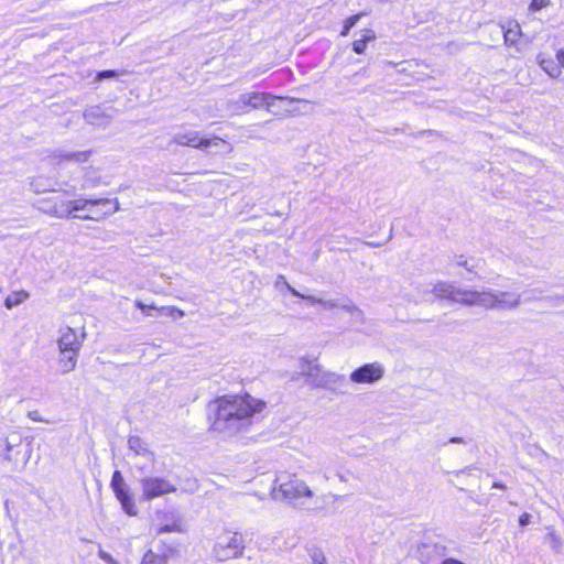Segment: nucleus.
<instances>
[{"mask_svg": "<svg viewBox=\"0 0 564 564\" xmlns=\"http://www.w3.org/2000/svg\"><path fill=\"white\" fill-rule=\"evenodd\" d=\"M111 488L115 495H119L120 492H126L128 489L126 488L124 479L119 470H116L111 478Z\"/></svg>", "mask_w": 564, "mask_h": 564, "instance_id": "nucleus-21", "label": "nucleus"}, {"mask_svg": "<svg viewBox=\"0 0 564 564\" xmlns=\"http://www.w3.org/2000/svg\"><path fill=\"white\" fill-rule=\"evenodd\" d=\"M116 498L120 501L121 507L123 511L129 516H135L137 514V508L134 505V501L132 497L130 496L129 491L120 492L116 496Z\"/></svg>", "mask_w": 564, "mask_h": 564, "instance_id": "nucleus-16", "label": "nucleus"}, {"mask_svg": "<svg viewBox=\"0 0 564 564\" xmlns=\"http://www.w3.org/2000/svg\"><path fill=\"white\" fill-rule=\"evenodd\" d=\"M40 209L43 213L48 214L54 217H57V218L70 217L69 204H66V200L48 199V200L42 202V206L40 207Z\"/></svg>", "mask_w": 564, "mask_h": 564, "instance_id": "nucleus-11", "label": "nucleus"}, {"mask_svg": "<svg viewBox=\"0 0 564 564\" xmlns=\"http://www.w3.org/2000/svg\"><path fill=\"white\" fill-rule=\"evenodd\" d=\"M338 306L339 308L341 310H345L346 312L350 313L352 316H360L361 315V311L355 306L351 302H347V303H338Z\"/></svg>", "mask_w": 564, "mask_h": 564, "instance_id": "nucleus-31", "label": "nucleus"}, {"mask_svg": "<svg viewBox=\"0 0 564 564\" xmlns=\"http://www.w3.org/2000/svg\"><path fill=\"white\" fill-rule=\"evenodd\" d=\"M29 456L25 458V460L23 462V466L26 465V460H28Z\"/></svg>", "mask_w": 564, "mask_h": 564, "instance_id": "nucleus-47", "label": "nucleus"}, {"mask_svg": "<svg viewBox=\"0 0 564 564\" xmlns=\"http://www.w3.org/2000/svg\"><path fill=\"white\" fill-rule=\"evenodd\" d=\"M28 416H29L33 422H46V423L48 422L47 420H44V419L40 415L39 411H30V412L28 413Z\"/></svg>", "mask_w": 564, "mask_h": 564, "instance_id": "nucleus-35", "label": "nucleus"}, {"mask_svg": "<svg viewBox=\"0 0 564 564\" xmlns=\"http://www.w3.org/2000/svg\"><path fill=\"white\" fill-rule=\"evenodd\" d=\"M194 131H186V132H177L173 135L172 141L178 145H186L188 147L191 143V137Z\"/></svg>", "mask_w": 564, "mask_h": 564, "instance_id": "nucleus-25", "label": "nucleus"}, {"mask_svg": "<svg viewBox=\"0 0 564 564\" xmlns=\"http://www.w3.org/2000/svg\"><path fill=\"white\" fill-rule=\"evenodd\" d=\"M18 445V443H14L10 440H7V443H6V454H4V459L8 460V462H18V452L13 453V448Z\"/></svg>", "mask_w": 564, "mask_h": 564, "instance_id": "nucleus-28", "label": "nucleus"}, {"mask_svg": "<svg viewBox=\"0 0 564 564\" xmlns=\"http://www.w3.org/2000/svg\"><path fill=\"white\" fill-rule=\"evenodd\" d=\"M550 0H532L529 6V9L532 12H536L546 8L550 4Z\"/></svg>", "mask_w": 564, "mask_h": 564, "instance_id": "nucleus-33", "label": "nucleus"}, {"mask_svg": "<svg viewBox=\"0 0 564 564\" xmlns=\"http://www.w3.org/2000/svg\"><path fill=\"white\" fill-rule=\"evenodd\" d=\"M94 199H75V200H66V204H69L70 217L74 218V212L88 210V207L91 206Z\"/></svg>", "mask_w": 564, "mask_h": 564, "instance_id": "nucleus-20", "label": "nucleus"}, {"mask_svg": "<svg viewBox=\"0 0 564 564\" xmlns=\"http://www.w3.org/2000/svg\"><path fill=\"white\" fill-rule=\"evenodd\" d=\"M265 408V402L245 395H224L208 404L212 430L226 436L246 432L252 424L256 413Z\"/></svg>", "mask_w": 564, "mask_h": 564, "instance_id": "nucleus-1", "label": "nucleus"}, {"mask_svg": "<svg viewBox=\"0 0 564 564\" xmlns=\"http://www.w3.org/2000/svg\"><path fill=\"white\" fill-rule=\"evenodd\" d=\"M275 97H273L270 94L265 93H246L241 94L236 101L237 110L245 111L246 108H252V109H259L263 106H267L268 108L271 107V102L269 100H273Z\"/></svg>", "mask_w": 564, "mask_h": 564, "instance_id": "nucleus-9", "label": "nucleus"}, {"mask_svg": "<svg viewBox=\"0 0 564 564\" xmlns=\"http://www.w3.org/2000/svg\"><path fill=\"white\" fill-rule=\"evenodd\" d=\"M432 292L438 299H447L455 303L478 305L485 308L509 310L520 303V294L518 293L462 290L446 282L436 283Z\"/></svg>", "mask_w": 564, "mask_h": 564, "instance_id": "nucleus-2", "label": "nucleus"}, {"mask_svg": "<svg viewBox=\"0 0 564 564\" xmlns=\"http://www.w3.org/2000/svg\"><path fill=\"white\" fill-rule=\"evenodd\" d=\"M141 564H167V561L165 556L155 554L152 550H149L143 555Z\"/></svg>", "mask_w": 564, "mask_h": 564, "instance_id": "nucleus-22", "label": "nucleus"}, {"mask_svg": "<svg viewBox=\"0 0 564 564\" xmlns=\"http://www.w3.org/2000/svg\"><path fill=\"white\" fill-rule=\"evenodd\" d=\"M272 497L275 500L296 502L302 498H312L313 491L306 482L296 475L282 473L276 476L272 489Z\"/></svg>", "mask_w": 564, "mask_h": 564, "instance_id": "nucleus-3", "label": "nucleus"}, {"mask_svg": "<svg viewBox=\"0 0 564 564\" xmlns=\"http://www.w3.org/2000/svg\"><path fill=\"white\" fill-rule=\"evenodd\" d=\"M119 210V202L117 198H99L94 199L90 207H88L89 214L87 215H74V218L83 220H100L106 216L112 215Z\"/></svg>", "mask_w": 564, "mask_h": 564, "instance_id": "nucleus-7", "label": "nucleus"}, {"mask_svg": "<svg viewBox=\"0 0 564 564\" xmlns=\"http://www.w3.org/2000/svg\"><path fill=\"white\" fill-rule=\"evenodd\" d=\"M384 373V368L379 362L366 364L350 373V380L355 383H375Z\"/></svg>", "mask_w": 564, "mask_h": 564, "instance_id": "nucleus-8", "label": "nucleus"}, {"mask_svg": "<svg viewBox=\"0 0 564 564\" xmlns=\"http://www.w3.org/2000/svg\"><path fill=\"white\" fill-rule=\"evenodd\" d=\"M145 500H152L166 494L175 492L176 487L162 477H143L140 480Z\"/></svg>", "mask_w": 564, "mask_h": 564, "instance_id": "nucleus-6", "label": "nucleus"}, {"mask_svg": "<svg viewBox=\"0 0 564 564\" xmlns=\"http://www.w3.org/2000/svg\"><path fill=\"white\" fill-rule=\"evenodd\" d=\"M442 564H464L463 562L455 558H446L442 562Z\"/></svg>", "mask_w": 564, "mask_h": 564, "instance_id": "nucleus-41", "label": "nucleus"}, {"mask_svg": "<svg viewBox=\"0 0 564 564\" xmlns=\"http://www.w3.org/2000/svg\"><path fill=\"white\" fill-rule=\"evenodd\" d=\"M364 15V13H358L355 15L349 17L344 24L343 31L340 32L341 36H347L349 31L357 24V22L360 20V18Z\"/></svg>", "mask_w": 564, "mask_h": 564, "instance_id": "nucleus-24", "label": "nucleus"}, {"mask_svg": "<svg viewBox=\"0 0 564 564\" xmlns=\"http://www.w3.org/2000/svg\"><path fill=\"white\" fill-rule=\"evenodd\" d=\"M85 333L80 335L74 328L65 327L59 329L57 340L59 350V366L63 373H68L76 368L77 357L82 348Z\"/></svg>", "mask_w": 564, "mask_h": 564, "instance_id": "nucleus-4", "label": "nucleus"}, {"mask_svg": "<svg viewBox=\"0 0 564 564\" xmlns=\"http://www.w3.org/2000/svg\"><path fill=\"white\" fill-rule=\"evenodd\" d=\"M89 154H90L89 151H79V152L67 153L63 158L65 160H69V161L85 162V161H87Z\"/></svg>", "mask_w": 564, "mask_h": 564, "instance_id": "nucleus-29", "label": "nucleus"}, {"mask_svg": "<svg viewBox=\"0 0 564 564\" xmlns=\"http://www.w3.org/2000/svg\"><path fill=\"white\" fill-rule=\"evenodd\" d=\"M541 67L552 77H556L561 70L552 61L542 59L540 62Z\"/></svg>", "mask_w": 564, "mask_h": 564, "instance_id": "nucleus-27", "label": "nucleus"}, {"mask_svg": "<svg viewBox=\"0 0 564 564\" xmlns=\"http://www.w3.org/2000/svg\"><path fill=\"white\" fill-rule=\"evenodd\" d=\"M245 549L243 539L238 533H224L217 538L214 546V555L218 561L236 558Z\"/></svg>", "mask_w": 564, "mask_h": 564, "instance_id": "nucleus-5", "label": "nucleus"}, {"mask_svg": "<svg viewBox=\"0 0 564 564\" xmlns=\"http://www.w3.org/2000/svg\"><path fill=\"white\" fill-rule=\"evenodd\" d=\"M367 246L371 247V248H376V247H380L381 243L379 242H366Z\"/></svg>", "mask_w": 564, "mask_h": 564, "instance_id": "nucleus-44", "label": "nucleus"}, {"mask_svg": "<svg viewBox=\"0 0 564 564\" xmlns=\"http://www.w3.org/2000/svg\"><path fill=\"white\" fill-rule=\"evenodd\" d=\"M219 143H224V141L220 138H199V133L197 131H194L191 137V143L188 147L195 148V149H208L210 147H217Z\"/></svg>", "mask_w": 564, "mask_h": 564, "instance_id": "nucleus-15", "label": "nucleus"}, {"mask_svg": "<svg viewBox=\"0 0 564 564\" xmlns=\"http://www.w3.org/2000/svg\"><path fill=\"white\" fill-rule=\"evenodd\" d=\"M163 518L166 520V523L158 525V535L170 532H183L181 518L174 512H166L163 514Z\"/></svg>", "mask_w": 564, "mask_h": 564, "instance_id": "nucleus-12", "label": "nucleus"}, {"mask_svg": "<svg viewBox=\"0 0 564 564\" xmlns=\"http://www.w3.org/2000/svg\"><path fill=\"white\" fill-rule=\"evenodd\" d=\"M46 180L43 177H36L31 182V187L36 193L50 191V184H45Z\"/></svg>", "mask_w": 564, "mask_h": 564, "instance_id": "nucleus-30", "label": "nucleus"}, {"mask_svg": "<svg viewBox=\"0 0 564 564\" xmlns=\"http://www.w3.org/2000/svg\"><path fill=\"white\" fill-rule=\"evenodd\" d=\"M500 32L503 35L505 43L507 45H514L518 42L521 33L520 26L518 24H516L513 28H509L508 30L501 28Z\"/></svg>", "mask_w": 564, "mask_h": 564, "instance_id": "nucleus-19", "label": "nucleus"}, {"mask_svg": "<svg viewBox=\"0 0 564 564\" xmlns=\"http://www.w3.org/2000/svg\"><path fill=\"white\" fill-rule=\"evenodd\" d=\"M323 477H324L326 480H328V479H329V477H328V475H327V473H326V471L324 473Z\"/></svg>", "mask_w": 564, "mask_h": 564, "instance_id": "nucleus-46", "label": "nucleus"}, {"mask_svg": "<svg viewBox=\"0 0 564 564\" xmlns=\"http://www.w3.org/2000/svg\"><path fill=\"white\" fill-rule=\"evenodd\" d=\"M123 74H124L123 70H115V69L100 70V72L97 73L95 80L101 82L104 79H110V78L119 77V76H121Z\"/></svg>", "mask_w": 564, "mask_h": 564, "instance_id": "nucleus-26", "label": "nucleus"}, {"mask_svg": "<svg viewBox=\"0 0 564 564\" xmlns=\"http://www.w3.org/2000/svg\"><path fill=\"white\" fill-rule=\"evenodd\" d=\"M556 58H557L560 65L564 67V50H561L557 52Z\"/></svg>", "mask_w": 564, "mask_h": 564, "instance_id": "nucleus-40", "label": "nucleus"}, {"mask_svg": "<svg viewBox=\"0 0 564 564\" xmlns=\"http://www.w3.org/2000/svg\"><path fill=\"white\" fill-rule=\"evenodd\" d=\"M84 118L87 123L106 128L112 120V115L108 113L101 106H91L84 111Z\"/></svg>", "mask_w": 564, "mask_h": 564, "instance_id": "nucleus-10", "label": "nucleus"}, {"mask_svg": "<svg viewBox=\"0 0 564 564\" xmlns=\"http://www.w3.org/2000/svg\"><path fill=\"white\" fill-rule=\"evenodd\" d=\"M337 476H338V478H339V480H340L341 482L347 481L346 477H345L343 474L337 473Z\"/></svg>", "mask_w": 564, "mask_h": 564, "instance_id": "nucleus-45", "label": "nucleus"}, {"mask_svg": "<svg viewBox=\"0 0 564 564\" xmlns=\"http://www.w3.org/2000/svg\"><path fill=\"white\" fill-rule=\"evenodd\" d=\"M284 284H285L286 289L289 290V292L293 296L306 300V301H308L312 304H319L325 310H332V308H336V306H338L337 301H324V300L315 297L313 295H305V294H302L301 292H299L297 290H295L288 282H284Z\"/></svg>", "mask_w": 564, "mask_h": 564, "instance_id": "nucleus-13", "label": "nucleus"}, {"mask_svg": "<svg viewBox=\"0 0 564 564\" xmlns=\"http://www.w3.org/2000/svg\"><path fill=\"white\" fill-rule=\"evenodd\" d=\"M447 443H449V444H467V441L463 437H451Z\"/></svg>", "mask_w": 564, "mask_h": 564, "instance_id": "nucleus-38", "label": "nucleus"}, {"mask_svg": "<svg viewBox=\"0 0 564 564\" xmlns=\"http://www.w3.org/2000/svg\"><path fill=\"white\" fill-rule=\"evenodd\" d=\"M303 362L307 365L302 366V373H304L307 377H313L315 375V371L317 372L319 370L318 365H311L306 360H303Z\"/></svg>", "mask_w": 564, "mask_h": 564, "instance_id": "nucleus-34", "label": "nucleus"}, {"mask_svg": "<svg viewBox=\"0 0 564 564\" xmlns=\"http://www.w3.org/2000/svg\"><path fill=\"white\" fill-rule=\"evenodd\" d=\"M366 33L362 35L361 39H358L352 42V51L356 54H362L367 47V43L375 41L376 35L375 32L371 30H366Z\"/></svg>", "mask_w": 564, "mask_h": 564, "instance_id": "nucleus-17", "label": "nucleus"}, {"mask_svg": "<svg viewBox=\"0 0 564 564\" xmlns=\"http://www.w3.org/2000/svg\"><path fill=\"white\" fill-rule=\"evenodd\" d=\"M128 446L135 455L147 457L149 460L154 459V454L147 447V444L139 436H130L128 440Z\"/></svg>", "mask_w": 564, "mask_h": 564, "instance_id": "nucleus-14", "label": "nucleus"}, {"mask_svg": "<svg viewBox=\"0 0 564 564\" xmlns=\"http://www.w3.org/2000/svg\"><path fill=\"white\" fill-rule=\"evenodd\" d=\"M457 265L465 267L469 272H471V271H473V268H470V267L468 265L467 260H464L462 256H460V257L458 258V260H457Z\"/></svg>", "mask_w": 564, "mask_h": 564, "instance_id": "nucleus-39", "label": "nucleus"}, {"mask_svg": "<svg viewBox=\"0 0 564 564\" xmlns=\"http://www.w3.org/2000/svg\"><path fill=\"white\" fill-rule=\"evenodd\" d=\"M357 76H364V77H368L369 74H368V70L366 68H362L360 69L359 72H357L354 77H357Z\"/></svg>", "mask_w": 564, "mask_h": 564, "instance_id": "nucleus-42", "label": "nucleus"}, {"mask_svg": "<svg viewBox=\"0 0 564 564\" xmlns=\"http://www.w3.org/2000/svg\"><path fill=\"white\" fill-rule=\"evenodd\" d=\"M135 306L142 311V313L147 316H154L153 312L158 311L155 305H148L141 301H135Z\"/></svg>", "mask_w": 564, "mask_h": 564, "instance_id": "nucleus-32", "label": "nucleus"}, {"mask_svg": "<svg viewBox=\"0 0 564 564\" xmlns=\"http://www.w3.org/2000/svg\"><path fill=\"white\" fill-rule=\"evenodd\" d=\"M494 488H499V489H506V486L501 482H494L492 485Z\"/></svg>", "mask_w": 564, "mask_h": 564, "instance_id": "nucleus-43", "label": "nucleus"}, {"mask_svg": "<svg viewBox=\"0 0 564 564\" xmlns=\"http://www.w3.org/2000/svg\"><path fill=\"white\" fill-rule=\"evenodd\" d=\"M29 293L25 291H19L11 293L7 296L4 301V305L7 308L11 310L20 304H22L25 300H28Z\"/></svg>", "mask_w": 564, "mask_h": 564, "instance_id": "nucleus-18", "label": "nucleus"}, {"mask_svg": "<svg viewBox=\"0 0 564 564\" xmlns=\"http://www.w3.org/2000/svg\"><path fill=\"white\" fill-rule=\"evenodd\" d=\"M98 555H99V557H100L102 561H105V562H107V563H109V564H113V563H115L113 557H112L109 553H107V552H105V551H102V550H100V551H99Z\"/></svg>", "mask_w": 564, "mask_h": 564, "instance_id": "nucleus-36", "label": "nucleus"}, {"mask_svg": "<svg viewBox=\"0 0 564 564\" xmlns=\"http://www.w3.org/2000/svg\"><path fill=\"white\" fill-rule=\"evenodd\" d=\"M530 520H531V516L529 513H523L519 518V524L521 527H525L530 523Z\"/></svg>", "mask_w": 564, "mask_h": 564, "instance_id": "nucleus-37", "label": "nucleus"}, {"mask_svg": "<svg viewBox=\"0 0 564 564\" xmlns=\"http://www.w3.org/2000/svg\"><path fill=\"white\" fill-rule=\"evenodd\" d=\"M308 556L312 564H327L324 552L318 547L310 549Z\"/></svg>", "mask_w": 564, "mask_h": 564, "instance_id": "nucleus-23", "label": "nucleus"}]
</instances>
